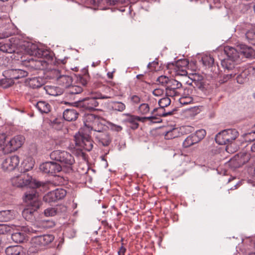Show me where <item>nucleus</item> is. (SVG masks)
Instances as JSON below:
<instances>
[{"mask_svg":"<svg viewBox=\"0 0 255 255\" xmlns=\"http://www.w3.org/2000/svg\"><path fill=\"white\" fill-rule=\"evenodd\" d=\"M84 126L74 136L76 145L80 149L91 151L93 147V141L90 135L92 131L103 130L104 125L100 117L94 114H85L83 117Z\"/></svg>","mask_w":255,"mask_h":255,"instance_id":"nucleus-1","label":"nucleus"},{"mask_svg":"<svg viewBox=\"0 0 255 255\" xmlns=\"http://www.w3.org/2000/svg\"><path fill=\"white\" fill-rule=\"evenodd\" d=\"M25 54L34 56L30 60L35 62L36 69H44L47 68L50 63L52 57L48 54L47 51L38 48L36 44L27 42L23 45Z\"/></svg>","mask_w":255,"mask_h":255,"instance_id":"nucleus-2","label":"nucleus"},{"mask_svg":"<svg viewBox=\"0 0 255 255\" xmlns=\"http://www.w3.org/2000/svg\"><path fill=\"white\" fill-rule=\"evenodd\" d=\"M24 200L28 205L22 211V216L27 221H32L35 218L37 210L40 206V202L35 190H32L26 192L24 195Z\"/></svg>","mask_w":255,"mask_h":255,"instance_id":"nucleus-3","label":"nucleus"},{"mask_svg":"<svg viewBox=\"0 0 255 255\" xmlns=\"http://www.w3.org/2000/svg\"><path fill=\"white\" fill-rule=\"evenodd\" d=\"M50 157L52 160L60 162L62 170L65 172H71L73 171L75 159L73 156L69 152L61 150H54L50 153Z\"/></svg>","mask_w":255,"mask_h":255,"instance_id":"nucleus-4","label":"nucleus"},{"mask_svg":"<svg viewBox=\"0 0 255 255\" xmlns=\"http://www.w3.org/2000/svg\"><path fill=\"white\" fill-rule=\"evenodd\" d=\"M223 52L227 58L221 61V65L225 72L234 70L235 63L240 61V51L234 47L227 46L224 48Z\"/></svg>","mask_w":255,"mask_h":255,"instance_id":"nucleus-5","label":"nucleus"},{"mask_svg":"<svg viewBox=\"0 0 255 255\" xmlns=\"http://www.w3.org/2000/svg\"><path fill=\"white\" fill-rule=\"evenodd\" d=\"M11 183L16 187H23L28 186L30 188H35L40 187L41 183L34 179L28 174L21 173L11 178Z\"/></svg>","mask_w":255,"mask_h":255,"instance_id":"nucleus-6","label":"nucleus"},{"mask_svg":"<svg viewBox=\"0 0 255 255\" xmlns=\"http://www.w3.org/2000/svg\"><path fill=\"white\" fill-rule=\"evenodd\" d=\"M255 162V155L248 152H240L235 155L229 161V166L233 168H238L249 161Z\"/></svg>","mask_w":255,"mask_h":255,"instance_id":"nucleus-7","label":"nucleus"},{"mask_svg":"<svg viewBox=\"0 0 255 255\" xmlns=\"http://www.w3.org/2000/svg\"><path fill=\"white\" fill-rule=\"evenodd\" d=\"M239 134V132L235 128L225 129L216 135L215 140L220 145L230 144L237 138Z\"/></svg>","mask_w":255,"mask_h":255,"instance_id":"nucleus-8","label":"nucleus"},{"mask_svg":"<svg viewBox=\"0 0 255 255\" xmlns=\"http://www.w3.org/2000/svg\"><path fill=\"white\" fill-rule=\"evenodd\" d=\"M39 169L44 173L53 174L61 171L62 167L56 162L49 161L41 164L39 166Z\"/></svg>","mask_w":255,"mask_h":255,"instance_id":"nucleus-9","label":"nucleus"},{"mask_svg":"<svg viewBox=\"0 0 255 255\" xmlns=\"http://www.w3.org/2000/svg\"><path fill=\"white\" fill-rule=\"evenodd\" d=\"M19 163V157L14 155L4 159L1 163V168L4 171H10L17 167Z\"/></svg>","mask_w":255,"mask_h":255,"instance_id":"nucleus-10","label":"nucleus"},{"mask_svg":"<svg viewBox=\"0 0 255 255\" xmlns=\"http://www.w3.org/2000/svg\"><path fill=\"white\" fill-rule=\"evenodd\" d=\"M54 74V78H56L58 84L63 88H67L72 83L71 77L67 75H62L58 70H53L52 71Z\"/></svg>","mask_w":255,"mask_h":255,"instance_id":"nucleus-11","label":"nucleus"},{"mask_svg":"<svg viewBox=\"0 0 255 255\" xmlns=\"http://www.w3.org/2000/svg\"><path fill=\"white\" fill-rule=\"evenodd\" d=\"M22 135H17L14 136L5 144V147L10 151H15L20 147L24 141Z\"/></svg>","mask_w":255,"mask_h":255,"instance_id":"nucleus-12","label":"nucleus"},{"mask_svg":"<svg viewBox=\"0 0 255 255\" xmlns=\"http://www.w3.org/2000/svg\"><path fill=\"white\" fill-rule=\"evenodd\" d=\"M240 54L247 59L255 58V49L252 47L244 44H240L237 46Z\"/></svg>","mask_w":255,"mask_h":255,"instance_id":"nucleus-13","label":"nucleus"},{"mask_svg":"<svg viewBox=\"0 0 255 255\" xmlns=\"http://www.w3.org/2000/svg\"><path fill=\"white\" fill-rule=\"evenodd\" d=\"M160 135H163L165 139H171L177 137L179 135V131L177 128L160 126Z\"/></svg>","mask_w":255,"mask_h":255,"instance_id":"nucleus-14","label":"nucleus"},{"mask_svg":"<svg viewBox=\"0 0 255 255\" xmlns=\"http://www.w3.org/2000/svg\"><path fill=\"white\" fill-rule=\"evenodd\" d=\"M166 67L167 70H169V73L170 74L173 73L175 76H186L188 73L187 68H182L180 66L177 67V64L174 62L167 63Z\"/></svg>","mask_w":255,"mask_h":255,"instance_id":"nucleus-15","label":"nucleus"},{"mask_svg":"<svg viewBox=\"0 0 255 255\" xmlns=\"http://www.w3.org/2000/svg\"><path fill=\"white\" fill-rule=\"evenodd\" d=\"M95 137L100 143L103 146H108L111 142V138L109 134L107 132L96 131Z\"/></svg>","mask_w":255,"mask_h":255,"instance_id":"nucleus-16","label":"nucleus"},{"mask_svg":"<svg viewBox=\"0 0 255 255\" xmlns=\"http://www.w3.org/2000/svg\"><path fill=\"white\" fill-rule=\"evenodd\" d=\"M79 105L80 106L83 107L86 110H91L97 107L99 103L94 98L91 97L80 102Z\"/></svg>","mask_w":255,"mask_h":255,"instance_id":"nucleus-17","label":"nucleus"},{"mask_svg":"<svg viewBox=\"0 0 255 255\" xmlns=\"http://www.w3.org/2000/svg\"><path fill=\"white\" fill-rule=\"evenodd\" d=\"M192 89L186 88L184 89L182 96L179 99V103L183 105L190 104L193 101V98L190 96L192 94Z\"/></svg>","mask_w":255,"mask_h":255,"instance_id":"nucleus-18","label":"nucleus"},{"mask_svg":"<svg viewBox=\"0 0 255 255\" xmlns=\"http://www.w3.org/2000/svg\"><path fill=\"white\" fill-rule=\"evenodd\" d=\"M45 90L47 94L53 96L61 95L64 92L63 88L51 86H46L45 87Z\"/></svg>","mask_w":255,"mask_h":255,"instance_id":"nucleus-19","label":"nucleus"},{"mask_svg":"<svg viewBox=\"0 0 255 255\" xmlns=\"http://www.w3.org/2000/svg\"><path fill=\"white\" fill-rule=\"evenodd\" d=\"M64 119L69 122L75 121L78 116V113L75 109H66L63 112Z\"/></svg>","mask_w":255,"mask_h":255,"instance_id":"nucleus-20","label":"nucleus"},{"mask_svg":"<svg viewBox=\"0 0 255 255\" xmlns=\"http://www.w3.org/2000/svg\"><path fill=\"white\" fill-rule=\"evenodd\" d=\"M37 241L38 239L36 237H35L31 239L30 246L28 249V252L30 254L37 253L43 249V248L42 246L40 244V243H37Z\"/></svg>","mask_w":255,"mask_h":255,"instance_id":"nucleus-21","label":"nucleus"},{"mask_svg":"<svg viewBox=\"0 0 255 255\" xmlns=\"http://www.w3.org/2000/svg\"><path fill=\"white\" fill-rule=\"evenodd\" d=\"M11 78L18 79L27 76L28 72L25 70L17 69H11L9 71Z\"/></svg>","mask_w":255,"mask_h":255,"instance_id":"nucleus-22","label":"nucleus"},{"mask_svg":"<svg viewBox=\"0 0 255 255\" xmlns=\"http://www.w3.org/2000/svg\"><path fill=\"white\" fill-rule=\"evenodd\" d=\"M36 237L38 239L37 243H40L43 248L51 243L54 238L52 235H44Z\"/></svg>","mask_w":255,"mask_h":255,"instance_id":"nucleus-23","label":"nucleus"},{"mask_svg":"<svg viewBox=\"0 0 255 255\" xmlns=\"http://www.w3.org/2000/svg\"><path fill=\"white\" fill-rule=\"evenodd\" d=\"M44 84L43 79L39 77H33L28 81V85L33 89L41 87Z\"/></svg>","mask_w":255,"mask_h":255,"instance_id":"nucleus-24","label":"nucleus"},{"mask_svg":"<svg viewBox=\"0 0 255 255\" xmlns=\"http://www.w3.org/2000/svg\"><path fill=\"white\" fill-rule=\"evenodd\" d=\"M7 255H21L23 254L22 248L20 246H9L5 249Z\"/></svg>","mask_w":255,"mask_h":255,"instance_id":"nucleus-25","label":"nucleus"},{"mask_svg":"<svg viewBox=\"0 0 255 255\" xmlns=\"http://www.w3.org/2000/svg\"><path fill=\"white\" fill-rule=\"evenodd\" d=\"M250 75L249 71L247 69H245L236 77L237 82L240 84L247 82L249 80Z\"/></svg>","mask_w":255,"mask_h":255,"instance_id":"nucleus-26","label":"nucleus"},{"mask_svg":"<svg viewBox=\"0 0 255 255\" xmlns=\"http://www.w3.org/2000/svg\"><path fill=\"white\" fill-rule=\"evenodd\" d=\"M14 214L12 210L0 211V222H7L14 218Z\"/></svg>","mask_w":255,"mask_h":255,"instance_id":"nucleus-27","label":"nucleus"},{"mask_svg":"<svg viewBox=\"0 0 255 255\" xmlns=\"http://www.w3.org/2000/svg\"><path fill=\"white\" fill-rule=\"evenodd\" d=\"M36 107L41 113H48L50 111L51 106L45 101H39L37 103Z\"/></svg>","mask_w":255,"mask_h":255,"instance_id":"nucleus-28","label":"nucleus"},{"mask_svg":"<svg viewBox=\"0 0 255 255\" xmlns=\"http://www.w3.org/2000/svg\"><path fill=\"white\" fill-rule=\"evenodd\" d=\"M13 38L9 40V41L5 43L2 47V50L5 51L7 53H12L15 52L16 50V45L14 43H12Z\"/></svg>","mask_w":255,"mask_h":255,"instance_id":"nucleus-29","label":"nucleus"},{"mask_svg":"<svg viewBox=\"0 0 255 255\" xmlns=\"http://www.w3.org/2000/svg\"><path fill=\"white\" fill-rule=\"evenodd\" d=\"M125 115L128 117L127 120L128 122L133 124L135 128H137L138 126V124L135 123L136 121H141L142 122H144L146 119V118L131 115L130 114H126Z\"/></svg>","mask_w":255,"mask_h":255,"instance_id":"nucleus-30","label":"nucleus"},{"mask_svg":"<svg viewBox=\"0 0 255 255\" xmlns=\"http://www.w3.org/2000/svg\"><path fill=\"white\" fill-rule=\"evenodd\" d=\"M240 2L239 3L238 6L239 10L242 13H245L247 12L252 7V2H246L243 0H239Z\"/></svg>","mask_w":255,"mask_h":255,"instance_id":"nucleus-31","label":"nucleus"},{"mask_svg":"<svg viewBox=\"0 0 255 255\" xmlns=\"http://www.w3.org/2000/svg\"><path fill=\"white\" fill-rule=\"evenodd\" d=\"M61 206L48 208L44 210V213L46 217H52L57 215L61 209Z\"/></svg>","mask_w":255,"mask_h":255,"instance_id":"nucleus-32","label":"nucleus"},{"mask_svg":"<svg viewBox=\"0 0 255 255\" xmlns=\"http://www.w3.org/2000/svg\"><path fill=\"white\" fill-rule=\"evenodd\" d=\"M198 143L195 136L193 134L189 135L183 142V146L185 148L189 147Z\"/></svg>","mask_w":255,"mask_h":255,"instance_id":"nucleus-33","label":"nucleus"},{"mask_svg":"<svg viewBox=\"0 0 255 255\" xmlns=\"http://www.w3.org/2000/svg\"><path fill=\"white\" fill-rule=\"evenodd\" d=\"M25 234L20 232H15L11 235V239L17 243H22L25 240Z\"/></svg>","mask_w":255,"mask_h":255,"instance_id":"nucleus-34","label":"nucleus"},{"mask_svg":"<svg viewBox=\"0 0 255 255\" xmlns=\"http://www.w3.org/2000/svg\"><path fill=\"white\" fill-rule=\"evenodd\" d=\"M83 91L81 87L77 85H70L67 88V93L69 94L74 95L81 93Z\"/></svg>","mask_w":255,"mask_h":255,"instance_id":"nucleus-35","label":"nucleus"},{"mask_svg":"<svg viewBox=\"0 0 255 255\" xmlns=\"http://www.w3.org/2000/svg\"><path fill=\"white\" fill-rule=\"evenodd\" d=\"M176 111V109L169 107L168 108H161V114L160 117H165L168 116H172L174 114V112Z\"/></svg>","mask_w":255,"mask_h":255,"instance_id":"nucleus-36","label":"nucleus"},{"mask_svg":"<svg viewBox=\"0 0 255 255\" xmlns=\"http://www.w3.org/2000/svg\"><path fill=\"white\" fill-rule=\"evenodd\" d=\"M52 192L56 201L63 199L66 195V191L62 188L57 189Z\"/></svg>","mask_w":255,"mask_h":255,"instance_id":"nucleus-37","label":"nucleus"},{"mask_svg":"<svg viewBox=\"0 0 255 255\" xmlns=\"http://www.w3.org/2000/svg\"><path fill=\"white\" fill-rule=\"evenodd\" d=\"M171 100L168 97L160 98V114H161V108H168L170 106Z\"/></svg>","mask_w":255,"mask_h":255,"instance_id":"nucleus-38","label":"nucleus"},{"mask_svg":"<svg viewBox=\"0 0 255 255\" xmlns=\"http://www.w3.org/2000/svg\"><path fill=\"white\" fill-rule=\"evenodd\" d=\"M245 35L249 42L255 45V29L249 30Z\"/></svg>","mask_w":255,"mask_h":255,"instance_id":"nucleus-39","label":"nucleus"},{"mask_svg":"<svg viewBox=\"0 0 255 255\" xmlns=\"http://www.w3.org/2000/svg\"><path fill=\"white\" fill-rule=\"evenodd\" d=\"M182 87V84L175 79H171L170 82L168 84V87L167 88H170L172 90H175L180 89Z\"/></svg>","mask_w":255,"mask_h":255,"instance_id":"nucleus-40","label":"nucleus"},{"mask_svg":"<svg viewBox=\"0 0 255 255\" xmlns=\"http://www.w3.org/2000/svg\"><path fill=\"white\" fill-rule=\"evenodd\" d=\"M203 63L205 66H208L209 67H213L214 64V59L211 56H206L202 59Z\"/></svg>","mask_w":255,"mask_h":255,"instance_id":"nucleus-41","label":"nucleus"},{"mask_svg":"<svg viewBox=\"0 0 255 255\" xmlns=\"http://www.w3.org/2000/svg\"><path fill=\"white\" fill-rule=\"evenodd\" d=\"M112 108L115 110L123 112L126 109V105L121 102H114L112 103Z\"/></svg>","mask_w":255,"mask_h":255,"instance_id":"nucleus-42","label":"nucleus"},{"mask_svg":"<svg viewBox=\"0 0 255 255\" xmlns=\"http://www.w3.org/2000/svg\"><path fill=\"white\" fill-rule=\"evenodd\" d=\"M55 195L52 191L49 192L45 195L44 196L43 199V201L46 203H50L56 201L55 198Z\"/></svg>","mask_w":255,"mask_h":255,"instance_id":"nucleus-43","label":"nucleus"},{"mask_svg":"<svg viewBox=\"0 0 255 255\" xmlns=\"http://www.w3.org/2000/svg\"><path fill=\"white\" fill-rule=\"evenodd\" d=\"M206 134V130L201 129L196 131V132L193 134L195 136L197 142H199L205 137Z\"/></svg>","mask_w":255,"mask_h":255,"instance_id":"nucleus-44","label":"nucleus"},{"mask_svg":"<svg viewBox=\"0 0 255 255\" xmlns=\"http://www.w3.org/2000/svg\"><path fill=\"white\" fill-rule=\"evenodd\" d=\"M231 72L229 74H225L223 76L222 78H221L219 81V82L220 84H223L224 83L227 82L229 79L232 78L233 77H234L235 75H236V73L233 71V70L231 71Z\"/></svg>","mask_w":255,"mask_h":255,"instance_id":"nucleus-45","label":"nucleus"},{"mask_svg":"<svg viewBox=\"0 0 255 255\" xmlns=\"http://www.w3.org/2000/svg\"><path fill=\"white\" fill-rule=\"evenodd\" d=\"M14 225L10 226L6 224H0V234H4L8 232H10L11 229H12Z\"/></svg>","mask_w":255,"mask_h":255,"instance_id":"nucleus-46","label":"nucleus"},{"mask_svg":"<svg viewBox=\"0 0 255 255\" xmlns=\"http://www.w3.org/2000/svg\"><path fill=\"white\" fill-rule=\"evenodd\" d=\"M190 84L192 85L194 87H196L198 89L202 91H204L205 89L203 82L200 80H196L195 79H194L192 83Z\"/></svg>","mask_w":255,"mask_h":255,"instance_id":"nucleus-47","label":"nucleus"},{"mask_svg":"<svg viewBox=\"0 0 255 255\" xmlns=\"http://www.w3.org/2000/svg\"><path fill=\"white\" fill-rule=\"evenodd\" d=\"M138 111L142 115H145L149 112V107L147 104L143 103L138 107Z\"/></svg>","mask_w":255,"mask_h":255,"instance_id":"nucleus-48","label":"nucleus"},{"mask_svg":"<svg viewBox=\"0 0 255 255\" xmlns=\"http://www.w3.org/2000/svg\"><path fill=\"white\" fill-rule=\"evenodd\" d=\"M177 66H180L182 68H187L189 64V61L186 59H180L175 62Z\"/></svg>","mask_w":255,"mask_h":255,"instance_id":"nucleus-49","label":"nucleus"},{"mask_svg":"<svg viewBox=\"0 0 255 255\" xmlns=\"http://www.w3.org/2000/svg\"><path fill=\"white\" fill-rule=\"evenodd\" d=\"M170 80L166 76L160 75V86L164 87L166 89L168 87V84L170 82Z\"/></svg>","mask_w":255,"mask_h":255,"instance_id":"nucleus-50","label":"nucleus"},{"mask_svg":"<svg viewBox=\"0 0 255 255\" xmlns=\"http://www.w3.org/2000/svg\"><path fill=\"white\" fill-rule=\"evenodd\" d=\"M108 125H109V128L111 129V130H112L113 131L119 132V131H121L123 129V128L121 126L116 125L111 122H109Z\"/></svg>","mask_w":255,"mask_h":255,"instance_id":"nucleus-51","label":"nucleus"},{"mask_svg":"<svg viewBox=\"0 0 255 255\" xmlns=\"http://www.w3.org/2000/svg\"><path fill=\"white\" fill-rule=\"evenodd\" d=\"M6 136L5 134H0V150H2L5 147V140Z\"/></svg>","mask_w":255,"mask_h":255,"instance_id":"nucleus-52","label":"nucleus"},{"mask_svg":"<svg viewBox=\"0 0 255 255\" xmlns=\"http://www.w3.org/2000/svg\"><path fill=\"white\" fill-rule=\"evenodd\" d=\"M166 96L173 97L178 95V93L175 90H172L170 88H166Z\"/></svg>","mask_w":255,"mask_h":255,"instance_id":"nucleus-53","label":"nucleus"},{"mask_svg":"<svg viewBox=\"0 0 255 255\" xmlns=\"http://www.w3.org/2000/svg\"><path fill=\"white\" fill-rule=\"evenodd\" d=\"M91 97L92 98H94L96 100L97 99H104L108 98L106 96H102V94L99 92H93L92 93Z\"/></svg>","mask_w":255,"mask_h":255,"instance_id":"nucleus-54","label":"nucleus"},{"mask_svg":"<svg viewBox=\"0 0 255 255\" xmlns=\"http://www.w3.org/2000/svg\"><path fill=\"white\" fill-rule=\"evenodd\" d=\"M145 120H148L150 121L151 123H158L159 121H158V118L157 116H151L148 117H145Z\"/></svg>","mask_w":255,"mask_h":255,"instance_id":"nucleus-55","label":"nucleus"},{"mask_svg":"<svg viewBox=\"0 0 255 255\" xmlns=\"http://www.w3.org/2000/svg\"><path fill=\"white\" fill-rule=\"evenodd\" d=\"M130 100L131 102L135 104H137L140 102V98L136 95H133L131 97Z\"/></svg>","mask_w":255,"mask_h":255,"instance_id":"nucleus-56","label":"nucleus"},{"mask_svg":"<svg viewBox=\"0 0 255 255\" xmlns=\"http://www.w3.org/2000/svg\"><path fill=\"white\" fill-rule=\"evenodd\" d=\"M158 62L157 61H153L148 64V67L151 68L152 70H156V67L158 66Z\"/></svg>","mask_w":255,"mask_h":255,"instance_id":"nucleus-57","label":"nucleus"},{"mask_svg":"<svg viewBox=\"0 0 255 255\" xmlns=\"http://www.w3.org/2000/svg\"><path fill=\"white\" fill-rule=\"evenodd\" d=\"M247 69L249 71L250 74L252 73L253 75H255V65L250 66Z\"/></svg>","mask_w":255,"mask_h":255,"instance_id":"nucleus-58","label":"nucleus"},{"mask_svg":"<svg viewBox=\"0 0 255 255\" xmlns=\"http://www.w3.org/2000/svg\"><path fill=\"white\" fill-rule=\"evenodd\" d=\"M123 0H109L110 4L115 5L119 2H122Z\"/></svg>","mask_w":255,"mask_h":255,"instance_id":"nucleus-59","label":"nucleus"},{"mask_svg":"<svg viewBox=\"0 0 255 255\" xmlns=\"http://www.w3.org/2000/svg\"><path fill=\"white\" fill-rule=\"evenodd\" d=\"M126 251V249L124 247H122L120 250V251L119 252V255H121V254H123V255H124Z\"/></svg>","mask_w":255,"mask_h":255,"instance_id":"nucleus-60","label":"nucleus"},{"mask_svg":"<svg viewBox=\"0 0 255 255\" xmlns=\"http://www.w3.org/2000/svg\"><path fill=\"white\" fill-rule=\"evenodd\" d=\"M152 93L155 96L158 97L159 96V92L158 89H155Z\"/></svg>","mask_w":255,"mask_h":255,"instance_id":"nucleus-61","label":"nucleus"},{"mask_svg":"<svg viewBox=\"0 0 255 255\" xmlns=\"http://www.w3.org/2000/svg\"><path fill=\"white\" fill-rule=\"evenodd\" d=\"M253 130L251 132L246 134V136H249L252 133H255V125L254 126V127L252 128Z\"/></svg>","mask_w":255,"mask_h":255,"instance_id":"nucleus-62","label":"nucleus"},{"mask_svg":"<svg viewBox=\"0 0 255 255\" xmlns=\"http://www.w3.org/2000/svg\"><path fill=\"white\" fill-rule=\"evenodd\" d=\"M251 150L253 153L255 152V141L254 142L253 144H252Z\"/></svg>","mask_w":255,"mask_h":255,"instance_id":"nucleus-63","label":"nucleus"},{"mask_svg":"<svg viewBox=\"0 0 255 255\" xmlns=\"http://www.w3.org/2000/svg\"><path fill=\"white\" fill-rule=\"evenodd\" d=\"M23 228L24 229V231H27V232H28V233H30V232H32L31 230H30V229L29 228H25V227H23Z\"/></svg>","mask_w":255,"mask_h":255,"instance_id":"nucleus-64","label":"nucleus"}]
</instances>
